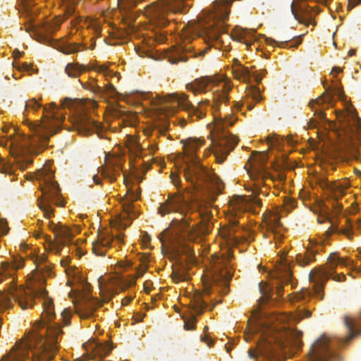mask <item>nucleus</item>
<instances>
[{"instance_id":"35","label":"nucleus","mask_w":361,"mask_h":361,"mask_svg":"<svg viewBox=\"0 0 361 361\" xmlns=\"http://www.w3.org/2000/svg\"><path fill=\"white\" fill-rule=\"evenodd\" d=\"M249 34V32L247 30L240 29L239 27H235L233 32L231 34V37L233 39L243 42L247 47H250L253 43L248 42L245 37Z\"/></svg>"},{"instance_id":"31","label":"nucleus","mask_w":361,"mask_h":361,"mask_svg":"<svg viewBox=\"0 0 361 361\" xmlns=\"http://www.w3.org/2000/svg\"><path fill=\"white\" fill-rule=\"evenodd\" d=\"M191 309L197 315H200L203 313L204 310L207 307V303L203 299L202 295L197 294L195 295L193 300L191 302Z\"/></svg>"},{"instance_id":"43","label":"nucleus","mask_w":361,"mask_h":361,"mask_svg":"<svg viewBox=\"0 0 361 361\" xmlns=\"http://www.w3.org/2000/svg\"><path fill=\"white\" fill-rule=\"evenodd\" d=\"M197 322V319L194 314L191 315L190 318L185 320L184 322V329L194 330L195 328V323Z\"/></svg>"},{"instance_id":"25","label":"nucleus","mask_w":361,"mask_h":361,"mask_svg":"<svg viewBox=\"0 0 361 361\" xmlns=\"http://www.w3.org/2000/svg\"><path fill=\"white\" fill-rule=\"evenodd\" d=\"M344 194V188L341 185L336 184L331 188L330 200L334 212L338 213L342 210V203L338 201V198Z\"/></svg>"},{"instance_id":"37","label":"nucleus","mask_w":361,"mask_h":361,"mask_svg":"<svg viewBox=\"0 0 361 361\" xmlns=\"http://www.w3.org/2000/svg\"><path fill=\"white\" fill-rule=\"evenodd\" d=\"M66 7V18L74 16L75 6L79 4L80 0H61Z\"/></svg>"},{"instance_id":"48","label":"nucleus","mask_w":361,"mask_h":361,"mask_svg":"<svg viewBox=\"0 0 361 361\" xmlns=\"http://www.w3.org/2000/svg\"><path fill=\"white\" fill-rule=\"evenodd\" d=\"M97 72L104 73L106 75H111V71L109 69V67L106 64L98 65L94 68Z\"/></svg>"},{"instance_id":"22","label":"nucleus","mask_w":361,"mask_h":361,"mask_svg":"<svg viewBox=\"0 0 361 361\" xmlns=\"http://www.w3.org/2000/svg\"><path fill=\"white\" fill-rule=\"evenodd\" d=\"M246 99L243 103V105L246 104L248 110H252L254 108V104L248 101L250 97L255 102H259L262 100L260 92L257 86H251L249 89L245 90ZM242 104L239 102H235L232 107L231 111H238L240 109Z\"/></svg>"},{"instance_id":"28","label":"nucleus","mask_w":361,"mask_h":361,"mask_svg":"<svg viewBox=\"0 0 361 361\" xmlns=\"http://www.w3.org/2000/svg\"><path fill=\"white\" fill-rule=\"evenodd\" d=\"M280 218L281 216L277 212H269L264 218V223L267 225L268 231L271 232L273 234L277 233V229L281 226Z\"/></svg>"},{"instance_id":"42","label":"nucleus","mask_w":361,"mask_h":361,"mask_svg":"<svg viewBox=\"0 0 361 361\" xmlns=\"http://www.w3.org/2000/svg\"><path fill=\"white\" fill-rule=\"evenodd\" d=\"M0 172L11 175L14 173V168L12 165L5 162L4 160H0Z\"/></svg>"},{"instance_id":"44","label":"nucleus","mask_w":361,"mask_h":361,"mask_svg":"<svg viewBox=\"0 0 361 361\" xmlns=\"http://www.w3.org/2000/svg\"><path fill=\"white\" fill-rule=\"evenodd\" d=\"M295 207V201L291 198L286 197L284 200L283 209L281 212H289L293 208Z\"/></svg>"},{"instance_id":"1","label":"nucleus","mask_w":361,"mask_h":361,"mask_svg":"<svg viewBox=\"0 0 361 361\" xmlns=\"http://www.w3.org/2000/svg\"><path fill=\"white\" fill-rule=\"evenodd\" d=\"M40 295L43 297V312L36 324V332L16 342L1 361H25L29 357L30 350H33L32 361H50L56 354L63 332L59 324L52 322L55 318L52 300L47 296L44 290Z\"/></svg>"},{"instance_id":"38","label":"nucleus","mask_w":361,"mask_h":361,"mask_svg":"<svg viewBox=\"0 0 361 361\" xmlns=\"http://www.w3.org/2000/svg\"><path fill=\"white\" fill-rule=\"evenodd\" d=\"M251 190L252 192V194L254 195V196L252 197V198L250 199L252 206L261 207L262 206V202L261 200H259L257 197V195H259V193L264 194V192H262L259 187V183L255 184L253 188H252Z\"/></svg>"},{"instance_id":"26","label":"nucleus","mask_w":361,"mask_h":361,"mask_svg":"<svg viewBox=\"0 0 361 361\" xmlns=\"http://www.w3.org/2000/svg\"><path fill=\"white\" fill-rule=\"evenodd\" d=\"M97 301H88L77 310V314L82 319H89L94 317V312L99 306Z\"/></svg>"},{"instance_id":"59","label":"nucleus","mask_w":361,"mask_h":361,"mask_svg":"<svg viewBox=\"0 0 361 361\" xmlns=\"http://www.w3.org/2000/svg\"><path fill=\"white\" fill-rule=\"evenodd\" d=\"M106 91L109 93L110 96H114V94L116 92V88L111 84L107 85Z\"/></svg>"},{"instance_id":"46","label":"nucleus","mask_w":361,"mask_h":361,"mask_svg":"<svg viewBox=\"0 0 361 361\" xmlns=\"http://www.w3.org/2000/svg\"><path fill=\"white\" fill-rule=\"evenodd\" d=\"M71 312L66 309L61 312V320L63 321L64 326H68L71 324Z\"/></svg>"},{"instance_id":"39","label":"nucleus","mask_w":361,"mask_h":361,"mask_svg":"<svg viewBox=\"0 0 361 361\" xmlns=\"http://www.w3.org/2000/svg\"><path fill=\"white\" fill-rule=\"evenodd\" d=\"M42 106L41 104L39 103L38 101H37L35 98H32V99H28L26 102H25V111H24V115L25 116H27V113L30 111V110H32L34 111H37L39 108H41Z\"/></svg>"},{"instance_id":"50","label":"nucleus","mask_w":361,"mask_h":361,"mask_svg":"<svg viewBox=\"0 0 361 361\" xmlns=\"http://www.w3.org/2000/svg\"><path fill=\"white\" fill-rule=\"evenodd\" d=\"M311 316V312L307 310H301L299 311L298 314V318L296 319L298 321H300L302 318H307Z\"/></svg>"},{"instance_id":"12","label":"nucleus","mask_w":361,"mask_h":361,"mask_svg":"<svg viewBox=\"0 0 361 361\" xmlns=\"http://www.w3.org/2000/svg\"><path fill=\"white\" fill-rule=\"evenodd\" d=\"M330 359L338 360L340 356L333 350V341L323 335L311 345L307 361H329Z\"/></svg>"},{"instance_id":"57","label":"nucleus","mask_w":361,"mask_h":361,"mask_svg":"<svg viewBox=\"0 0 361 361\" xmlns=\"http://www.w3.org/2000/svg\"><path fill=\"white\" fill-rule=\"evenodd\" d=\"M121 2L126 3L127 6L131 8L137 5L138 0H118Z\"/></svg>"},{"instance_id":"53","label":"nucleus","mask_w":361,"mask_h":361,"mask_svg":"<svg viewBox=\"0 0 361 361\" xmlns=\"http://www.w3.org/2000/svg\"><path fill=\"white\" fill-rule=\"evenodd\" d=\"M101 292H102V300L104 302H106L108 301H109L111 300V298L113 297L114 295V292L113 290H108V292L106 293H104L102 290H101Z\"/></svg>"},{"instance_id":"29","label":"nucleus","mask_w":361,"mask_h":361,"mask_svg":"<svg viewBox=\"0 0 361 361\" xmlns=\"http://www.w3.org/2000/svg\"><path fill=\"white\" fill-rule=\"evenodd\" d=\"M276 275V277L279 279L282 283L288 284L291 282V271L290 267L286 264H280L278 266Z\"/></svg>"},{"instance_id":"16","label":"nucleus","mask_w":361,"mask_h":361,"mask_svg":"<svg viewBox=\"0 0 361 361\" xmlns=\"http://www.w3.org/2000/svg\"><path fill=\"white\" fill-rule=\"evenodd\" d=\"M73 127L80 134L90 135L97 133L101 128V124L96 122L85 114H78L73 121Z\"/></svg>"},{"instance_id":"64","label":"nucleus","mask_w":361,"mask_h":361,"mask_svg":"<svg viewBox=\"0 0 361 361\" xmlns=\"http://www.w3.org/2000/svg\"><path fill=\"white\" fill-rule=\"evenodd\" d=\"M133 300V298L131 296L126 297L122 300V305H127L130 302V301Z\"/></svg>"},{"instance_id":"11","label":"nucleus","mask_w":361,"mask_h":361,"mask_svg":"<svg viewBox=\"0 0 361 361\" xmlns=\"http://www.w3.org/2000/svg\"><path fill=\"white\" fill-rule=\"evenodd\" d=\"M37 293L32 288H24L15 287L9 293H3L0 290V311L11 308L13 306L11 298L23 310L33 307Z\"/></svg>"},{"instance_id":"34","label":"nucleus","mask_w":361,"mask_h":361,"mask_svg":"<svg viewBox=\"0 0 361 361\" xmlns=\"http://www.w3.org/2000/svg\"><path fill=\"white\" fill-rule=\"evenodd\" d=\"M65 20L63 17H55L51 20L47 22L44 25V31L47 34H51L59 29L62 22Z\"/></svg>"},{"instance_id":"63","label":"nucleus","mask_w":361,"mask_h":361,"mask_svg":"<svg viewBox=\"0 0 361 361\" xmlns=\"http://www.w3.org/2000/svg\"><path fill=\"white\" fill-rule=\"evenodd\" d=\"M33 258H35V262H39V261H40V262H44V261H46V260H47V256H46L44 254H43V255H42V256H40V257H39V256H37V257H35V256H34V257H33Z\"/></svg>"},{"instance_id":"33","label":"nucleus","mask_w":361,"mask_h":361,"mask_svg":"<svg viewBox=\"0 0 361 361\" xmlns=\"http://www.w3.org/2000/svg\"><path fill=\"white\" fill-rule=\"evenodd\" d=\"M23 267V262L20 260L18 262H15L13 264H9L8 263L2 264V269L3 273L0 272V283L3 281L4 278L6 277L7 275L11 276L12 274L11 273V270H17Z\"/></svg>"},{"instance_id":"62","label":"nucleus","mask_w":361,"mask_h":361,"mask_svg":"<svg viewBox=\"0 0 361 361\" xmlns=\"http://www.w3.org/2000/svg\"><path fill=\"white\" fill-rule=\"evenodd\" d=\"M85 87L86 88H89L92 92L99 91V89H100V87L98 85H95V84H90L89 85V87Z\"/></svg>"},{"instance_id":"55","label":"nucleus","mask_w":361,"mask_h":361,"mask_svg":"<svg viewBox=\"0 0 361 361\" xmlns=\"http://www.w3.org/2000/svg\"><path fill=\"white\" fill-rule=\"evenodd\" d=\"M200 340L202 342L205 343L208 346H212L214 343L213 340L210 338L206 334L201 336Z\"/></svg>"},{"instance_id":"49","label":"nucleus","mask_w":361,"mask_h":361,"mask_svg":"<svg viewBox=\"0 0 361 361\" xmlns=\"http://www.w3.org/2000/svg\"><path fill=\"white\" fill-rule=\"evenodd\" d=\"M130 151L133 153L135 157H142V148L138 144H136L133 148H131Z\"/></svg>"},{"instance_id":"61","label":"nucleus","mask_w":361,"mask_h":361,"mask_svg":"<svg viewBox=\"0 0 361 361\" xmlns=\"http://www.w3.org/2000/svg\"><path fill=\"white\" fill-rule=\"evenodd\" d=\"M314 115L317 116L318 118L321 120L325 119V114L322 111L315 110Z\"/></svg>"},{"instance_id":"32","label":"nucleus","mask_w":361,"mask_h":361,"mask_svg":"<svg viewBox=\"0 0 361 361\" xmlns=\"http://www.w3.org/2000/svg\"><path fill=\"white\" fill-rule=\"evenodd\" d=\"M85 66L78 63H69L66 65L65 71L71 78H78L85 71Z\"/></svg>"},{"instance_id":"27","label":"nucleus","mask_w":361,"mask_h":361,"mask_svg":"<svg viewBox=\"0 0 361 361\" xmlns=\"http://www.w3.org/2000/svg\"><path fill=\"white\" fill-rule=\"evenodd\" d=\"M190 52H192V50H190V48H177L169 55V61L172 64H176L178 62H186L188 59L187 53Z\"/></svg>"},{"instance_id":"6","label":"nucleus","mask_w":361,"mask_h":361,"mask_svg":"<svg viewBox=\"0 0 361 361\" xmlns=\"http://www.w3.org/2000/svg\"><path fill=\"white\" fill-rule=\"evenodd\" d=\"M228 15L229 12L227 11L209 13L192 29V32L202 37L208 44V47L200 52V55H204L212 43L220 40L221 34L226 31V20Z\"/></svg>"},{"instance_id":"54","label":"nucleus","mask_w":361,"mask_h":361,"mask_svg":"<svg viewBox=\"0 0 361 361\" xmlns=\"http://www.w3.org/2000/svg\"><path fill=\"white\" fill-rule=\"evenodd\" d=\"M30 162V161H27V160L26 161H24V160L17 161L16 165L21 171H23L27 169V164Z\"/></svg>"},{"instance_id":"17","label":"nucleus","mask_w":361,"mask_h":361,"mask_svg":"<svg viewBox=\"0 0 361 361\" xmlns=\"http://www.w3.org/2000/svg\"><path fill=\"white\" fill-rule=\"evenodd\" d=\"M281 331V348L288 347L294 348L296 350H300L302 345L301 340L302 333L300 331L294 329L290 326L283 327Z\"/></svg>"},{"instance_id":"45","label":"nucleus","mask_w":361,"mask_h":361,"mask_svg":"<svg viewBox=\"0 0 361 361\" xmlns=\"http://www.w3.org/2000/svg\"><path fill=\"white\" fill-rule=\"evenodd\" d=\"M216 288V279H213L211 283H208L204 285V292L206 295H211L213 292L215 291Z\"/></svg>"},{"instance_id":"18","label":"nucleus","mask_w":361,"mask_h":361,"mask_svg":"<svg viewBox=\"0 0 361 361\" xmlns=\"http://www.w3.org/2000/svg\"><path fill=\"white\" fill-rule=\"evenodd\" d=\"M237 142L236 138L233 135H222L218 141L219 146L214 152L216 162L222 164Z\"/></svg>"},{"instance_id":"40","label":"nucleus","mask_w":361,"mask_h":361,"mask_svg":"<svg viewBox=\"0 0 361 361\" xmlns=\"http://www.w3.org/2000/svg\"><path fill=\"white\" fill-rule=\"evenodd\" d=\"M295 37V36H289L288 37L283 38V40H282L281 42H277L275 39L267 37V38H265V41H266L267 44H268L273 45V46L277 44V46L283 48L288 45V42L292 39H293Z\"/></svg>"},{"instance_id":"36","label":"nucleus","mask_w":361,"mask_h":361,"mask_svg":"<svg viewBox=\"0 0 361 361\" xmlns=\"http://www.w3.org/2000/svg\"><path fill=\"white\" fill-rule=\"evenodd\" d=\"M229 224L231 225V228L228 230V238L229 240H233L234 241H237L236 237L234 236V233L235 232V227L240 224L238 220V213L237 212L235 214H233L229 217Z\"/></svg>"},{"instance_id":"58","label":"nucleus","mask_w":361,"mask_h":361,"mask_svg":"<svg viewBox=\"0 0 361 361\" xmlns=\"http://www.w3.org/2000/svg\"><path fill=\"white\" fill-rule=\"evenodd\" d=\"M72 104H73V101L71 99L66 98L61 102V107L62 108H71Z\"/></svg>"},{"instance_id":"47","label":"nucleus","mask_w":361,"mask_h":361,"mask_svg":"<svg viewBox=\"0 0 361 361\" xmlns=\"http://www.w3.org/2000/svg\"><path fill=\"white\" fill-rule=\"evenodd\" d=\"M310 293L308 290H302L300 293L295 294V298L296 300H305L307 298H310Z\"/></svg>"},{"instance_id":"51","label":"nucleus","mask_w":361,"mask_h":361,"mask_svg":"<svg viewBox=\"0 0 361 361\" xmlns=\"http://www.w3.org/2000/svg\"><path fill=\"white\" fill-rule=\"evenodd\" d=\"M326 102V99L324 97V94L320 97H318L316 100H313L310 103V105L312 109L314 107V104H317L319 106L323 104Z\"/></svg>"},{"instance_id":"23","label":"nucleus","mask_w":361,"mask_h":361,"mask_svg":"<svg viewBox=\"0 0 361 361\" xmlns=\"http://www.w3.org/2000/svg\"><path fill=\"white\" fill-rule=\"evenodd\" d=\"M113 238L109 234H101L97 240L92 243V252L97 256H105L110 247Z\"/></svg>"},{"instance_id":"19","label":"nucleus","mask_w":361,"mask_h":361,"mask_svg":"<svg viewBox=\"0 0 361 361\" xmlns=\"http://www.w3.org/2000/svg\"><path fill=\"white\" fill-rule=\"evenodd\" d=\"M123 164V160L121 157H106L105 166L101 169L100 172L104 178H107L111 182H114L116 180V177L120 175Z\"/></svg>"},{"instance_id":"2","label":"nucleus","mask_w":361,"mask_h":361,"mask_svg":"<svg viewBox=\"0 0 361 361\" xmlns=\"http://www.w3.org/2000/svg\"><path fill=\"white\" fill-rule=\"evenodd\" d=\"M171 179L178 191L169 195L167 200L159 207L158 212L161 216L171 212H178L183 217L181 221L173 219L171 222L172 228L164 231L159 234V238L163 244L166 241H169L177 254H179L181 252L179 247L181 245L182 239L184 240L186 237H189V235L193 232V227L190 225L191 219L188 217V215L197 210L199 215H202L201 211L202 202H200L197 197H194L191 200L185 197L183 192L180 190V179L178 175L171 173Z\"/></svg>"},{"instance_id":"20","label":"nucleus","mask_w":361,"mask_h":361,"mask_svg":"<svg viewBox=\"0 0 361 361\" xmlns=\"http://www.w3.org/2000/svg\"><path fill=\"white\" fill-rule=\"evenodd\" d=\"M232 72L234 77L243 82H246L248 81L250 78L252 76L256 82L259 83L262 80L263 75L267 73L266 70H262L260 71H255L252 73H250L247 67L243 66L236 60L235 63L233 66Z\"/></svg>"},{"instance_id":"4","label":"nucleus","mask_w":361,"mask_h":361,"mask_svg":"<svg viewBox=\"0 0 361 361\" xmlns=\"http://www.w3.org/2000/svg\"><path fill=\"white\" fill-rule=\"evenodd\" d=\"M60 111V108L51 102L49 107H43L44 114L39 122L33 123L26 120L30 130L33 133L32 137H27L30 145L46 144L49 137L57 133L64 120V115Z\"/></svg>"},{"instance_id":"60","label":"nucleus","mask_w":361,"mask_h":361,"mask_svg":"<svg viewBox=\"0 0 361 361\" xmlns=\"http://www.w3.org/2000/svg\"><path fill=\"white\" fill-rule=\"evenodd\" d=\"M18 69L20 71H29L30 69H32V67L30 66V65L26 63H23L19 68Z\"/></svg>"},{"instance_id":"14","label":"nucleus","mask_w":361,"mask_h":361,"mask_svg":"<svg viewBox=\"0 0 361 361\" xmlns=\"http://www.w3.org/2000/svg\"><path fill=\"white\" fill-rule=\"evenodd\" d=\"M140 194L133 191H130L128 196L122 201L123 213L120 215L119 227L126 228L130 225V223L126 222V220H132L138 216L133 202L139 198Z\"/></svg>"},{"instance_id":"21","label":"nucleus","mask_w":361,"mask_h":361,"mask_svg":"<svg viewBox=\"0 0 361 361\" xmlns=\"http://www.w3.org/2000/svg\"><path fill=\"white\" fill-rule=\"evenodd\" d=\"M248 353L250 357L252 358H255L258 355H262L267 358L271 357L274 355V345L271 341L267 338H262L258 342L257 348L250 350Z\"/></svg>"},{"instance_id":"30","label":"nucleus","mask_w":361,"mask_h":361,"mask_svg":"<svg viewBox=\"0 0 361 361\" xmlns=\"http://www.w3.org/2000/svg\"><path fill=\"white\" fill-rule=\"evenodd\" d=\"M85 49V47L82 44L68 42L61 44L58 47V49L64 54H74L82 51Z\"/></svg>"},{"instance_id":"3","label":"nucleus","mask_w":361,"mask_h":361,"mask_svg":"<svg viewBox=\"0 0 361 361\" xmlns=\"http://www.w3.org/2000/svg\"><path fill=\"white\" fill-rule=\"evenodd\" d=\"M204 145V141L190 137L184 143L185 154L190 161L186 163L183 170L185 180L190 183L194 189L203 190L206 202L212 204L223 188L222 181L209 169L204 167L196 155L197 150Z\"/></svg>"},{"instance_id":"8","label":"nucleus","mask_w":361,"mask_h":361,"mask_svg":"<svg viewBox=\"0 0 361 361\" xmlns=\"http://www.w3.org/2000/svg\"><path fill=\"white\" fill-rule=\"evenodd\" d=\"M37 178L41 181L40 190L42 192V195L37 198V205L43 212L44 217L49 219L54 213L51 202L56 200V205H62L57 202L61 190L58 183L53 180L54 172L49 169L43 168L39 171Z\"/></svg>"},{"instance_id":"10","label":"nucleus","mask_w":361,"mask_h":361,"mask_svg":"<svg viewBox=\"0 0 361 361\" xmlns=\"http://www.w3.org/2000/svg\"><path fill=\"white\" fill-rule=\"evenodd\" d=\"M160 104L167 103L176 104L188 112V116L192 120H198L203 118L206 115L208 106L210 105L209 100L205 99L198 102L197 106H194L189 100L187 94L184 93H173L168 94L161 98Z\"/></svg>"},{"instance_id":"52","label":"nucleus","mask_w":361,"mask_h":361,"mask_svg":"<svg viewBox=\"0 0 361 361\" xmlns=\"http://www.w3.org/2000/svg\"><path fill=\"white\" fill-rule=\"evenodd\" d=\"M173 280L176 281L186 280V276L184 274L173 271L172 273Z\"/></svg>"},{"instance_id":"24","label":"nucleus","mask_w":361,"mask_h":361,"mask_svg":"<svg viewBox=\"0 0 361 361\" xmlns=\"http://www.w3.org/2000/svg\"><path fill=\"white\" fill-rule=\"evenodd\" d=\"M316 246H317L316 243H312V241H310L305 253H300L296 255V262L300 267H305L315 260V255L318 252V249L316 248Z\"/></svg>"},{"instance_id":"41","label":"nucleus","mask_w":361,"mask_h":361,"mask_svg":"<svg viewBox=\"0 0 361 361\" xmlns=\"http://www.w3.org/2000/svg\"><path fill=\"white\" fill-rule=\"evenodd\" d=\"M283 138L278 136L274 135L272 137H268V143L271 147L276 148L280 150L281 149V145L283 142Z\"/></svg>"},{"instance_id":"9","label":"nucleus","mask_w":361,"mask_h":361,"mask_svg":"<svg viewBox=\"0 0 361 361\" xmlns=\"http://www.w3.org/2000/svg\"><path fill=\"white\" fill-rule=\"evenodd\" d=\"M185 0H160L153 2L145 8V13L151 21L158 27H165L169 24L166 18L168 12H183L186 7Z\"/></svg>"},{"instance_id":"5","label":"nucleus","mask_w":361,"mask_h":361,"mask_svg":"<svg viewBox=\"0 0 361 361\" xmlns=\"http://www.w3.org/2000/svg\"><path fill=\"white\" fill-rule=\"evenodd\" d=\"M338 265L348 267L353 271H360L356 268L353 260L340 257L336 253H331L327 260V267L314 269L310 271L309 275L310 282L313 283L314 293L320 299L322 298L320 293L324 283L330 277H332L336 281L345 280V276L343 274L333 275Z\"/></svg>"},{"instance_id":"13","label":"nucleus","mask_w":361,"mask_h":361,"mask_svg":"<svg viewBox=\"0 0 361 361\" xmlns=\"http://www.w3.org/2000/svg\"><path fill=\"white\" fill-rule=\"evenodd\" d=\"M49 224L50 229L54 233L58 240L56 242H54L49 238L44 245L45 250L55 254H60L66 241L71 240L74 234L69 227L61 223L54 224L53 222H49Z\"/></svg>"},{"instance_id":"56","label":"nucleus","mask_w":361,"mask_h":361,"mask_svg":"<svg viewBox=\"0 0 361 361\" xmlns=\"http://www.w3.org/2000/svg\"><path fill=\"white\" fill-rule=\"evenodd\" d=\"M221 276L224 278V283L226 285L228 281L231 279L232 274L228 271H225V272L221 273Z\"/></svg>"},{"instance_id":"7","label":"nucleus","mask_w":361,"mask_h":361,"mask_svg":"<svg viewBox=\"0 0 361 361\" xmlns=\"http://www.w3.org/2000/svg\"><path fill=\"white\" fill-rule=\"evenodd\" d=\"M212 85L214 87L219 88L213 92V105L212 109L214 111H219L221 116V111L226 110V104L228 102V92L232 86L229 82H225L220 77H202L195 79L193 82L186 85V89L191 91L195 94L204 92L207 85Z\"/></svg>"},{"instance_id":"15","label":"nucleus","mask_w":361,"mask_h":361,"mask_svg":"<svg viewBox=\"0 0 361 361\" xmlns=\"http://www.w3.org/2000/svg\"><path fill=\"white\" fill-rule=\"evenodd\" d=\"M267 156L264 153L255 152L248 160L250 169H247L250 177L253 179H262L267 176L265 164L267 161Z\"/></svg>"}]
</instances>
